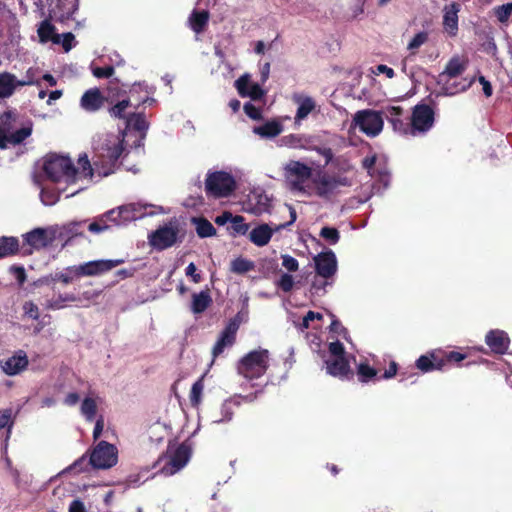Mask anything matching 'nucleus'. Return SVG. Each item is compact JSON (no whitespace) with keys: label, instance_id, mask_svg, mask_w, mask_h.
<instances>
[{"label":"nucleus","instance_id":"obj_58","mask_svg":"<svg viewBox=\"0 0 512 512\" xmlns=\"http://www.w3.org/2000/svg\"><path fill=\"white\" fill-rule=\"evenodd\" d=\"M13 425L12 411L10 409L0 410V429L8 428V434Z\"/></svg>","mask_w":512,"mask_h":512},{"label":"nucleus","instance_id":"obj_53","mask_svg":"<svg viewBox=\"0 0 512 512\" xmlns=\"http://www.w3.org/2000/svg\"><path fill=\"white\" fill-rule=\"evenodd\" d=\"M433 355L427 356L423 355L416 361V366L423 372H429L435 369H439L440 367L433 362Z\"/></svg>","mask_w":512,"mask_h":512},{"label":"nucleus","instance_id":"obj_20","mask_svg":"<svg viewBox=\"0 0 512 512\" xmlns=\"http://www.w3.org/2000/svg\"><path fill=\"white\" fill-rule=\"evenodd\" d=\"M235 88L241 97H249L256 101L265 95L260 84L251 80V75L248 73L243 74L235 81Z\"/></svg>","mask_w":512,"mask_h":512},{"label":"nucleus","instance_id":"obj_37","mask_svg":"<svg viewBox=\"0 0 512 512\" xmlns=\"http://www.w3.org/2000/svg\"><path fill=\"white\" fill-rule=\"evenodd\" d=\"M430 33L427 30L418 31L407 42L406 49L410 55H416L419 49L429 41Z\"/></svg>","mask_w":512,"mask_h":512},{"label":"nucleus","instance_id":"obj_33","mask_svg":"<svg viewBox=\"0 0 512 512\" xmlns=\"http://www.w3.org/2000/svg\"><path fill=\"white\" fill-rule=\"evenodd\" d=\"M101 403V398L95 395L86 396L80 405V412L82 416L89 422L96 418L98 405Z\"/></svg>","mask_w":512,"mask_h":512},{"label":"nucleus","instance_id":"obj_19","mask_svg":"<svg viewBox=\"0 0 512 512\" xmlns=\"http://www.w3.org/2000/svg\"><path fill=\"white\" fill-rule=\"evenodd\" d=\"M271 198L261 189H254L248 195L245 211L254 215H261L269 211Z\"/></svg>","mask_w":512,"mask_h":512},{"label":"nucleus","instance_id":"obj_21","mask_svg":"<svg viewBox=\"0 0 512 512\" xmlns=\"http://www.w3.org/2000/svg\"><path fill=\"white\" fill-rule=\"evenodd\" d=\"M461 10V5L456 2L446 4L443 9V31L450 37H455L458 33V14Z\"/></svg>","mask_w":512,"mask_h":512},{"label":"nucleus","instance_id":"obj_42","mask_svg":"<svg viewBox=\"0 0 512 512\" xmlns=\"http://www.w3.org/2000/svg\"><path fill=\"white\" fill-rule=\"evenodd\" d=\"M126 123L127 128H132L138 131L142 137L145 135V132L148 129V122L142 114L133 113L129 115V117H127Z\"/></svg>","mask_w":512,"mask_h":512},{"label":"nucleus","instance_id":"obj_16","mask_svg":"<svg viewBox=\"0 0 512 512\" xmlns=\"http://www.w3.org/2000/svg\"><path fill=\"white\" fill-rule=\"evenodd\" d=\"M284 171L286 177L291 179L293 190L305 193L304 183L311 178L312 168L300 161H290Z\"/></svg>","mask_w":512,"mask_h":512},{"label":"nucleus","instance_id":"obj_47","mask_svg":"<svg viewBox=\"0 0 512 512\" xmlns=\"http://www.w3.org/2000/svg\"><path fill=\"white\" fill-rule=\"evenodd\" d=\"M130 106H131L130 100L124 99L122 101H119L115 105H113L109 109V113L114 118L122 119V118L126 117L125 112H126L127 108L130 107Z\"/></svg>","mask_w":512,"mask_h":512},{"label":"nucleus","instance_id":"obj_3","mask_svg":"<svg viewBox=\"0 0 512 512\" xmlns=\"http://www.w3.org/2000/svg\"><path fill=\"white\" fill-rule=\"evenodd\" d=\"M289 211L290 219L284 223H259L255 225L248 233V238L251 243L257 247L266 246L272 239L273 234L278 233L284 229H288L297 219L296 210L291 205H285Z\"/></svg>","mask_w":512,"mask_h":512},{"label":"nucleus","instance_id":"obj_60","mask_svg":"<svg viewBox=\"0 0 512 512\" xmlns=\"http://www.w3.org/2000/svg\"><path fill=\"white\" fill-rule=\"evenodd\" d=\"M279 288H281L284 292H289L292 290L294 285V279L290 274L281 275L280 279L277 282Z\"/></svg>","mask_w":512,"mask_h":512},{"label":"nucleus","instance_id":"obj_56","mask_svg":"<svg viewBox=\"0 0 512 512\" xmlns=\"http://www.w3.org/2000/svg\"><path fill=\"white\" fill-rule=\"evenodd\" d=\"M320 236L330 244H336L340 238L339 232L336 228L324 227L321 229Z\"/></svg>","mask_w":512,"mask_h":512},{"label":"nucleus","instance_id":"obj_13","mask_svg":"<svg viewBox=\"0 0 512 512\" xmlns=\"http://www.w3.org/2000/svg\"><path fill=\"white\" fill-rule=\"evenodd\" d=\"M434 124V111L428 105L415 106L409 123V132L413 136L430 130Z\"/></svg>","mask_w":512,"mask_h":512},{"label":"nucleus","instance_id":"obj_55","mask_svg":"<svg viewBox=\"0 0 512 512\" xmlns=\"http://www.w3.org/2000/svg\"><path fill=\"white\" fill-rule=\"evenodd\" d=\"M204 389V384L202 379L196 381L192 388L190 393V401L193 405H198L201 400V395Z\"/></svg>","mask_w":512,"mask_h":512},{"label":"nucleus","instance_id":"obj_11","mask_svg":"<svg viewBox=\"0 0 512 512\" xmlns=\"http://www.w3.org/2000/svg\"><path fill=\"white\" fill-rule=\"evenodd\" d=\"M118 450L106 441H100L90 455V463L98 469H108L116 465Z\"/></svg>","mask_w":512,"mask_h":512},{"label":"nucleus","instance_id":"obj_4","mask_svg":"<svg viewBox=\"0 0 512 512\" xmlns=\"http://www.w3.org/2000/svg\"><path fill=\"white\" fill-rule=\"evenodd\" d=\"M237 187L235 176L228 171H209L205 178V189L215 198L230 196Z\"/></svg>","mask_w":512,"mask_h":512},{"label":"nucleus","instance_id":"obj_30","mask_svg":"<svg viewBox=\"0 0 512 512\" xmlns=\"http://www.w3.org/2000/svg\"><path fill=\"white\" fill-rule=\"evenodd\" d=\"M311 144V137L305 134H288L278 140V146L290 149L307 150Z\"/></svg>","mask_w":512,"mask_h":512},{"label":"nucleus","instance_id":"obj_2","mask_svg":"<svg viewBox=\"0 0 512 512\" xmlns=\"http://www.w3.org/2000/svg\"><path fill=\"white\" fill-rule=\"evenodd\" d=\"M169 213L168 209L162 206L145 204V203H129L106 212V217L114 225H126L131 221L142 219L146 216H154L157 214Z\"/></svg>","mask_w":512,"mask_h":512},{"label":"nucleus","instance_id":"obj_14","mask_svg":"<svg viewBox=\"0 0 512 512\" xmlns=\"http://www.w3.org/2000/svg\"><path fill=\"white\" fill-rule=\"evenodd\" d=\"M292 102L296 105V112L294 115V125L299 127L309 116L318 113L319 107L316 100L303 92L293 93L291 96Z\"/></svg>","mask_w":512,"mask_h":512},{"label":"nucleus","instance_id":"obj_25","mask_svg":"<svg viewBox=\"0 0 512 512\" xmlns=\"http://www.w3.org/2000/svg\"><path fill=\"white\" fill-rule=\"evenodd\" d=\"M104 97L98 88L88 89L80 99V107L86 112H96L102 108Z\"/></svg>","mask_w":512,"mask_h":512},{"label":"nucleus","instance_id":"obj_57","mask_svg":"<svg viewBox=\"0 0 512 512\" xmlns=\"http://www.w3.org/2000/svg\"><path fill=\"white\" fill-rule=\"evenodd\" d=\"M23 313L26 317L32 320H38L40 316L38 306L32 301H27L23 304Z\"/></svg>","mask_w":512,"mask_h":512},{"label":"nucleus","instance_id":"obj_1","mask_svg":"<svg viewBox=\"0 0 512 512\" xmlns=\"http://www.w3.org/2000/svg\"><path fill=\"white\" fill-rule=\"evenodd\" d=\"M125 135V132L97 135L94 139V167L86 154L78 158L76 166L69 157L52 154L46 157L43 170L53 182H65L75 187L66 197L74 196L89 186L95 173L106 177L115 172L117 162L124 152Z\"/></svg>","mask_w":512,"mask_h":512},{"label":"nucleus","instance_id":"obj_43","mask_svg":"<svg viewBox=\"0 0 512 512\" xmlns=\"http://www.w3.org/2000/svg\"><path fill=\"white\" fill-rule=\"evenodd\" d=\"M80 223L71 222L64 225H53V227L60 228L61 234L57 236V240L67 241L73 236L78 235Z\"/></svg>","mask_w":512,"mask_h":512},{"label":"nucleus","instance_id":"obj_59","mask_svg":"<svg viewBox=\"0 0 512 512\" xmlns=\"http://www.w3.org/2000/svg\"><path fill=\"white\" fill-rule=\"evenodd\" d=\"M281 259H282V266L289 272H295L298 270L299 263L294 257H292L288 254H284L281 256Z\"/></svg>","mask_w":512,"mask_h":512},{"label":"nucleus","instance_id":"obj_49","mask_svg":"<svg viewBox=\"0 0 512 512\" xmlns=\"http://www.w3.org/2000/svg\"><path fill=\"white\" fill-rule=\"evenodd\" d=\"M54 44H61L65 52H68L75 46V37L72 33L58 34L54 37Z\"/></svg>","mask_w":512,"mask_h":512},{"label":"nucleus","instance_id":"obj_5","mask_svg":"<svg viewBox=\"0 0 512 512\" xmlns=\"http://www.w3.org/2000/svg\"><path fill=\"white\" fill-rule=\"evenodd\" d=\"M269 365V352L258 349L246 354L238 363V373L246 379H256L263 376Z\"/></svg>","mask_w":512,"mask_h":512},{"label":"nucleus","instance_id":"obj_8","mask_svg":"<svg viewBox=\"0 0 512 512\" xmlns=\"http://www.w3.org/2000/svg\"><path fill=\"white\" fill-rule=\"evenodd\" d=\"M314 263L317 275L324 278L325 281L320 284H318L317 281H314L313 288L325 291V287L332 284L329 279L337 272L338 263L336 255L331 250L324 251L314 257Z\"/></svg>","mask_w":512,"mask_h":512},{"label":"nucleus","instance_id":"obj_23","mask_svg":"<svg viewBox=\"0 0 512 512\" xmlns=\"http://www.w3.org/2000/svg\"><path fill=\"white\" fill-rule=\"evenodd\" d=\"M28 365V358L23 351H19L15 355L0 361L2 371L13 376L23 371Z\"/></svg>","mask_w":512,"mask_h":512},{"label":"nucleus","instance_id":"obj_7","mask_svg":"<svg viewBox=\"0 0 512 512\" xmlns=\"http://www.w3.org/2000/svg\"><path fill=\"white\" fill-rule=\"evenodd\" d=\"M326 372L334 377L346 378L351 370L348 356L343 345L339 341H332L329 344V357L325 360Z\"/></svg>","mask_w":512,"mask_h":512},{"label":"nucleus","instance_id":"obj_38","mask_svg":"<svg viewBox=\"0 0 512 512\" xmlns=\"http://www.w3.org/2000/svg\"><path fill=\"white\" fill-rule=\"evenodd\" d=\"M170 433V427L163 422H155L148 429L149 439L153 443L162 442Z\"/></svg>","mask_w":512,"mask_h":512},{"label":"nucleus","instance_id":"obj_27","mask_svg":"<svg viewBox=\"0 0 512 512\" xmlns=\"http://www.w3.org/2000/svg\"><path fill=\"white\" fill-rule=\"evenodd\" d=\"M31 127H22L15 132L7 134L5 130L0 129V149H6L9 146H15L22 143L31 135Z\"/></svg>","mask_w":512,"mask_h":512},{"label":"nucleus","instance_id":"obj_45","mask_svg":"<svg viewBox=\"0 0 512 512\" xmlns=\"http://www.w3.org/2000/svg\"><path fill=\"white\" fill-rule=\"evenodd\" d=\"M109 218L106 217V213L98 217L94 222L90 223L88 226V230L92 233L99 234L109 229L110 225Z\"/></svg>","mask_w":512,"mask_h":512},{"label":"nucleus","instance_id":"obj_9","mask_svg":"<svg viewBox=\"0 0 512 512\" xmlns=\"http://www.w3.org/2000/svg\"><path fill=\"white\" fill-rule=\"evenodd\" d=\"M353 125L367 135L376 137L383 129L384 121L380 112L374 110L357 111L353 116Z\"/></svg>","mask_w":512,"mask_h":512},{"label":"nucleus","instance_id":"obj_18","mask_svg":"<svg viewBox=\"0 0 512 512\" xmlns=\"http://www.w3.org/2000/svg\"><path fill=\"white\" fill-rule=\"evenodd\" d=\"M123 263V260H94L78 265L81 277L98 276Z\"/></svg>","mask_w":512,"mask_h":512},{"label":"nucleus","instance_id":"obj_48","mask_svg":"<svg viewBox=\"0 0 512 512\" xmlns=\"http://www.w3.org/2000/svg\"><path fill=\"white\" fill-rule=\"evenodd\" d=\"M221 417H214V423H224L232 419L233 416V403L225 401L220 408Z\"/></svg>","mask_w":512,"mask_h":512},{"label":"nucleus","instance_id":"obj_34","mask_svg":"<svg viewBox=\"0 0 512 512\" xmlns=\"http://www.w3.org/2000/svg\"><path fill=\"white\" fill-rule=\"evenodd\" d=\"M81 277L78 265L69 266L61 271H57L50 275L52 282H61L63 284H69Z\"/></svg>","mask_w":512,"mask_h":512},{"label":"nucleus","instance_id":"obj_12","mask_svg":"<svg viewBox=\"0 0 512 512\" xmlns=\"http://www.w3.org/2000/svg\"><path fill=\"white\" fill-rule=\"evenodd\" d=\"M178 238L179 225L177 221H170L151 233L149 242L154 248L164 250L173 246L178 241Z\"/></svg>","mask_w":512,"mask_h":512},{"label":"nucleus","instance_id":"obj_22","mask_svg":"<svg viewBox=\"0 0 512 512\" xmlns=\"http://www.w3.org/2000/svg\"><path fill=\"white\" fill-rule=\"evenodd\" d=\"M238 328L239 326L235 321H231L225 327L213 347L212 354L214 358L223 353L226 348L231 347L234 344Z\"/></svg>","mask_w":512,"mask_h":512},{"label":"nucleus","instance_id":"obj_44","mask_svg":"<svg viewBox=\"0 0 512 512\" xmlns=\"http://www.w3.org/2000/svg\"><path fill=\"white\" fill-rule=\"evenodd\" d=\"M254 264L252 261L238 257L231 262V271L237 274H243L252 270Z\"/></svg>","mask_w":512,"mask_h":512},{"label":"nucleus","instance_id":"obj_17","mask_svg":"<svg viewBox=\"0 0 512 512\" xmlns=\"http://www.w3.org/2000/svg\"><path fill=\"white\" fill-rule=\"evenodd\" d=\"M79 0H47L48 14L51 19L65 21L78 9Z\"/></svg>","mask_w":512,"mask_h":512},{"label":"nucleus","instance_id":"obj_51","mask_svg":"<svg viewBox=\"0 0 512 512\" xmlns=\"http://www.w3.org/2000/svg\"><path fill=\"white\" fill-rule=\"evenodd\" d=\"M494 14L500 23H506L512 14L511 3L503 4L494 8Z\"/></svg>","mask_w":512,"mask_h":512},{"label":"nucleus","instance_id":"obj_41","mask_svg":"<svg viewBox=\"0 0 512 512\" xmlns=\"http://www.w3.org/2000/svg\"><path fill=\"white\" fill-rule=\"evenodd\" d=\"M192 222L195 225L199 237L206 238L216 235V229L208 220L204 218H193Z\"/></svg>","mask_w":512,"mask_h":512},{"label":"nucleus","instance_id":"obj_24","mask_svg":"<svg viewBox=\"0 0 512 512\" xmlns=\"http://www.w3.org/2000/svg\"><path fill=\"white\" fill-rule=\"evenodd\" d=\"M474 82V78H464L460 81L454 80V78H446L444 81H440L438 78V84L440 85V94L445 96H453L458 93L466 91Z\"/></svg>","mask_w":512,"mask_h":512},{"label":"nucleus","instance_id":"obj_32","mask_svg":"<svg viewBox=\"0 0 512 512\" xmlns=\"http://www.w3.org/2000/svg\"><path fill=\"white\" fill-rule=\"evenodd\" d=\"M283 130L284 127L280 121L271 120L262 125L255 126L253 133L264 139H272L280 135Z\"/></svg>","mask_w":512,"mask_h":512},{"label":"nucleus","instance_id":"obj_54","mask_svg":"<svg viewBox=\"0 0 512 512\" xmlns=\"http://www.w3.org/2000/svg\"><path fill=\"white\" fill-rule=\"evenodd\" d=\"M20 86H31V85H39V79L37 75V69L29 68L22 79H19Z\"/></svg>","mask_w":512,"mask_h":512},{"label":"nucleus","instance_id":"obj_10","mask_svg":"<svg viewBox=\"0 0 512 512\" xmlns=\"http://www.w3.org/2000/svg\"><path fill=\"white\" fill-rule=\"evenodd\" d=\"M350 185L351 182L344 176L322 174L313 180L315 194L324 199H331L339 193L341 187Z\"/></svg>","mask_w":512,"mask_h":512},{"label":"nucleus","instance_id":"obj_50","mask_svg":"<svg viewBox=\"0 0 512 512\" xmlns=\"http://www.w3.org/2000/svg\"><path fill=\"white\" fill-rule=\"evenodd\" d=\"M357 373L361 382H368L377 375V371L365 363L359 364Z\"/></svg>","mask_w":512,"mask_h":512},{"label":"nucleus","instance_id":"obj_64","mask_svg":"<svg viewBox=\"0 0 512 512\" xmlns=\"http://www.w3.org/2000/svg\"><path fill=\"white\" fill-rule=\"evenodd\" d=\"M113 72L114 69L112 66L93 68V75L97 78H108L113 74Z\"/></svg>","mask_w":512,"mask_h":512},{"label":"nucleus","instance_id":"obj_62","mask_svg":"<svg viewBox=\"0 0 512 512\" xmlns=\"http://www.w3.org/2000/svg\"><path fill=\"white\" fill-rule=\"evenodd\" d=\"M314 311H309L307 314L302 318L301 322L295 323V326L300 330L304 331L311 327V323L314 321L313 319Z\"/></svg>","mask_w":512,"mask_h":512},{"label":"nucleus","instance_id":"obj_31","mask_svg":"<svg viewBox=\"0 0 512 512\" xmlns=\"http://www.w3.org/2000/svg\"><path fill=\"white\" fill-rule=\"evenodd\" d=\"M21 87L19 79L10 72L0 73V100L10 98Z\"/></svg>","mask_w":512,"mask_h":512},{"label":"nucleus","instance_id":"obj_39","mask_svg":"<svg viewBox=\"0 0 512 512\" xmlns=\"http://www.w3.org/2000/svg\"><path fill=\"white\" fill-rule=\"evenodd\" d=\"M19 241L16 237H0V258L8 257L18 251Z\"/></svg>","mask_w":512,"mask_h":512},{"label":"nucleus","instance_id":"obj_46","mask_svg":"<svg viewBox=\"0 0 512 512\" xmlns=\"http://www.w3.org/2000/svg\"><path fill=\"white\" fill-rule=\"evenodd\" d=\"M231 227L235 234L238 235H245L249 233L250 226L249 224L244 222V217L240 215H233V218L231 220Z\"/></svg>","mask_w":512,"mask_h":512},{"label":"nucleus","instance_id":"obj_29","mask_svg":"<svg viewBox=\"0 0 512 512\" xmlns=\"http://www.w3.org/2000/svg\"><path fill=\"white\" fill-rule=\"evenodd\" d=\"M486 344L495 353L503 354L509 346V338L502 330H492L485 337Z\"/></svg>","mask_w":512,"mask_h":512},{"label":"nucleus","instance_id":"obj_28","mask_svg":"<svg viewBox=\"0 0 512 512\" xmlns=\"http://www.w3.org/2000/svg\"><path fill=\"white\" fill-rule=\"evenodd\" d=\"M384 114L389 122L393 125L396 132L400 134H408L409 123L402 118L403 110L399 106H388L384 110Z\"/></svg>","mask_w":512,"mask_h":512},{"label":"nucleus","instance_id":"obj_15","mask_svg":"<svg viewBox=\"0 0 512 512\" xmlns=\"http://www.w3.org/2000/svg\"><path fill=\"white\" fill-rule=\"evenodd\" d=\"M60 228L48 226L46 228H35L23 235L25 243L34 249L47 247L57 240V236L61 234Z\"/></svg>","mask_w":512,"mask_h":512},{"label":"nucleus","instance_id":"obj_6","mask_svg":"<svg viewBox=\"0 0 512 512\" xmlns=\"http://www.w3.org/2000/svg\"><path fill=\"white\" fill-rule=\"evenodd\" d=\"M191 453V445L187 442L177 446H169L166 455L160 459V461H165L160 469L161 474L172 476L179 472L189 462Z\"/></svg>","mask_w":512,"mask_h":512},{"label":"nucleus","instance_id":"obj_63","mask_svg":"<svg viewBox=\"0 0 512 512\" xmlns=\"http://www.w3.org/2000/svg\"><path fill=\"white\" fill-rule=\"evenodd\" d=\"M371 71L374 75L385 74L389 79L395 76L394 70L384 64L377 65L375 68H372Z\"/></svg>","mask_w":512,"mask_h":512},{"label":"nucleus","instance_id":"obj_36","mask_svg":"<svg viewBox=\"0 0 512 512\" xmlns=\"http://www.w3.org/2000/svg\"><path fill=\"white\" fill-rule=\"evenodd\" d=\"M209 20V13L206 10L197 11L194 10L189 19V26L195 33H201L206 27Z\"/></svg>","mask_w":512,"mask_h":512},{"label":"nucleus","instance_id":"obj_26","mask_svg":"<svg viewBox=\"0 0 512 512\" xmlns=\"http://www.w3.org/2000/svg\"><path fill=\"white\" fill-rule=\"evenodd\" d=\"M467 66V58L459 55L453 56L446 64L444 71L439 75L440 81H444L446 78L458 77L467 69Z\"/></svg>","mask_w":512,"mask_h":512},{"label":"nucleus","instance_id":"obj_52","mask_svg":"<svg viewBox=\"0 0 512 512\" xmlns=\"http://www.w3.org/2000/svg\"><path fill=\"white\" fill-rule=\"evenodd\" d=\"M40 198L44 205L52 206L59 200V193L43 187L40 192Z\"/></svg>","mask_w":512,"mask_h":512},{"label":"nucleus","instance_id":"obj_35","mask_svg":"<svg viewBox=\"0 0 512 512\" xmlns=\"http://www.w3.org/2000/svg\"><path fill=\"white\" fill-rule=\"evenodd\" d=\"M212 303L208 290H202L192 295L191 310L194 314L203 313Z\"/></svg>","mask_w":512,"mask_h":512},{"label":"nucleus","instance_id":"obj_61","mask_svg":"<svg viewBox=\"0 0 512 512\" xmlns=\"http://www.w3.org/2000/svg\"><path fill=\"white\" fill-rule=\"evenodd\" d=\"M244 111L246 115L253 120H259L262 117L261 109L250 102L244 105Z\"/></svg>","mask_w":512,"mask_h":512},{"label":"nucleus","instance_id":"obj_40","mask_svg":"<svg viewBox=\"0 0 512 512\" xmlns=\"http://www.w3.org/2000/svg\"><path fill=\"white\" fill-rule=\"evenodd\" d=\"M37 33L41 43H47L49 41L54 43V37L58 36L55 32V27L48 19H45L39 24Z\"/></svg>","mask_w":512,"mask_h":512}]
</instances>
